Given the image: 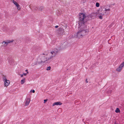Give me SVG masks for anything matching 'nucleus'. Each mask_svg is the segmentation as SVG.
<instances>
[{"label": "nucleus", "instance_id": "obj_6", "mask_svg": "<svg viewBox=\"0 0 124 124\" xmlns=\"http://www.w3.org/2000/svg\"><path fill=\"white\" fill-rule=\"evenodd\" d=\"M84 23H82L81 24H79V25L80 26L79 28L80 29V30H82L84 31H86L88 32V30L87 29V27L85 25V24H84Z\"/></svg>", "mask_w": 124, "mask_h": 124}, {"label": "nucleus", "instance_id": "obj_23", "mask_svg": "<svg viewBox=\"0 0 124 124\" xmlns=\"http://www.w3.org/2000/svg\"><path fill=\"white\" fill-rule=\"evenodd\" d=\"M32 91L33 93H34L35 92V90H31V91H30L31 92Z\"/></svg>", "mask_w": 124, "mask_h": 124}, {"label": "nucleus", "instance_id": "obj_29", "mask_svg": "<svg viewBox=\"0 0 124 124\" xmlns=\"http://www.w3.org/2000/svg\"><path fill=\"white\" fill-rule=\"evenodd\" d=\"M11 61V60H8V62H10Z\"/></svg>", "mask_w": 124, "mask_h": 124}, {"label": "nucleus", "instance_id": "obj_19", "mask_svg": "<svg viewBox=\"0 0 124 124\" xmlns=\"http://www.w3.org/2000/svg\"><path fill=\"white\" fill-rule=\"evenodd\" d=\"M51 69V67L50 66H49L47 68V69H46V70H50Z\"/></svg>", "mask_w": 124, "mask_h": 124}, {"label": "nucleus", "instance_id": "obj_26", "mask_svg": "<svg viewBox=\"0 0 124 124\" xmlns=\"http://www.w3.org/2000/svg\"><path fill=\"white\" fill-rule=\"evenodd\" d=\"M20 75V76H21V77H23V74H19Z\"/></svg>", "mask_w": 124, "mask_h": 124}, {"label": "nucleus", "instance_id": "obj_8", "mask_svg": "<svg viewBox=\"0 0 124 124\" xmlns=\"http://www.w3.org/2000/svg\"><path fill=\"white\" fill-rule=\"evenodd\" d=\"M124 66V61L119 66V67L117 68L116 69V71H118L119 72H120L121 71V70H122V68Z\"/></svg>", "mask_w": 124, "mask_h": 124}, {"label": "nucleus", "instance_id": "obj_20", "mask_svg": "<svg viewBox=\"0 0 124 124\" xmlns=\"http://www.w3.org/2000/svg\"><path fill=\"white\" fill-rule=\"evenodd\" d=\"M96 7H98L99 6L100 4L99 3L97 2L96 4Z\"/></svg>", "mask_w": 124, "mask_h": 124}, {"label": "nucleus", "instance_id": "obj_28", "mask_svg": "<svg viewBox=\"0 0 124 124\" xmlns=\"http://www.w3.org/2000/svg\"><path fill=\"white\" fill-rule=\"evenodd\" d=\"M28 70H25V71H27V74H28Z\"/></svg>", "mask_w": 124, "mask_h": 124}, {"label": "nucleus", "instance_id": "obj_22", "mask_svg": "<svg viewBox=\"0 0 124 124\" xmlns=\"http://www.w3.org/2000/svg\"><path fill=\"white\" fill-rule=\"evenodd\" d=\"M103 13L102 12H99V14H98L102 15V14H103Z\"/></svg>", "mask_w": 124, "mask_h": 124}, {"label": "nucleus", "instance_id": "obj_3", "mask_svg": "<svg viewBox=\"0 0 124 124\" xmlns=\"http://www.w3.org/2000/svg\"><path fill=\"white\" fill-rule=\"evenodd\" d=\"M79 24H81L82 23H85L89 20L88 16H86L84 13H80L79 15Z\"/></svg>", "mask_w": 124, "mask_h": 124}, {"label": "nucleus", "instance_id": "obj_4", "mask_svg": "<svg viewBox=\"0 0 124 124\" xmlns=\"http://www.w3.org/2000/svg\"><path fill=\"white\" fill-rule=\"evenodd\" d=\"M86 31L80 30L77 33V37L79 38H82L86 34V33L88 32Z\"/></svg>", "mask_w": 124, "mask_h": 124}, {"label": "nucleus", "instance_id": "obj_7", "mask_svg": "<svg viewBox=\"0 0 124 124\" xmlns=\"http://www.w3.org/2000/svg\"><path fill=\"white\" fill-rule=\"evenodd\" d=\"M110 11V6L108 5H106L104 8V14L109 12Z\"/></svg>", "mask_w": 124, "mask_h": 124}, {"label": "nucleus", "instance_id": "obj_2", "mask_svg": "<svg viewBox=\"0 0 124 124\" xmlns=\"http://www.w3.org/2000/svg\"><path fill=\"white\" fill-rule=\"evenodd\" d=\"M58 52V50L56 49L53 50L51 51V54L49 53H45L42 54V55H46L49 61L52 59L53 57L55 56Z\"/></svg>", "mask_w": 124, "mask_h": 124}, {"label": "nucleus", "instance_id": "obj_1", "mask_svg": "<svg viewBox=\"0 0 124 124\" xmlns=\"http://www.w3.org/2000/svg\"><path fill=\"white\" fill-rule=\"evenodd\" d=\"M48 62L46 55H42V54L37 57L35 64L37 65L44 63H46Z\"/></svg>", "mask_w": 124, "mask_h": 124}, {"label": "nucleus", "instance_id": "obj_5", "mask_svg": "<svg viewBox=\"0 0 124 124\" xmlns=\"http://www.w3.org/2000/svg\"><path fill=\"white\" fill-rule=\"evenodd\" d=\"M3 79L5 86H8L10 83V81L7 79L6 76H3Z\"/></svg>", "mask_w": 124, "mask_h": 124}, {"label": "nucleus", "instance_id": "obj_18", "mask_svg": "<svg viewBox=\"0 0 124 124\" xmlns=\"http://www.w3.org/2000/svg\"><path fill=\"white\" fill-rule=\"evenodd\" d=\"M115 112L116 113L119 112H120V110L118 108H117L115 110Z\"/></svg>", "mask_w": 124, "mask_h": 124}, {"label": "nucleus", "instance_id": "obj_16", "mask_svg": "<svg viewBox=\"0 0 124 124\" xmlns=\"http://www.w3.org/2000/svg\"><path fill=\"white\" fill-rule=\"evenodd\" d=\"M95 15V14L94 13H92V14H91L90 16H88V17H89V20L90 19V17L91 18L92 17L94 16Z\"/></svg>", "mask_w": 124, "mask_h": 124}, {"label": "nucleus", "instance_id": "obj_15", "mask_svg": "<svg viewBox=\"0 0 124 124\" xmlns=\"http://www.w3.org/2000/svg\"><path fill=\"white\" fill-rule=\"evenodd\" d=\"M104 13H103V14H102V15L98 14V16L99 17V18L100 19H102L103 16L104 15Z\"/></svg>", "mask_w": 124, "mask_h": 124}, {"label": "nucleus", "instance_id": "obj_12", "mask_svg": "<svg viewBox=\"0 0 124 124\" xmlns=\"http://www.w3.org/2000/svg\"><path fill=\"white\" fill-rule=\"evenodd\" d=\"M8 45L6 41H4L2 43V46L4 47H6Z\"/></svg>", "mask_w": 124, "mask_h": 124}, {"label": "nucleus", "instance_id": "obj_24", "mask_svg": "<svg viewBox=\"0 0 124 124\" xmlns=\"http://www.w3.org/2000/svg\"><path fill=\"white\" fill-rule=\"evenodd\" d=\"M85 82L86 83H88V81L87 80V79H86L85 80Z\"/></svg>", "mask_w": 124, "mask_h": 124}, {"label": "nucleus", "instance_id": "obj_9", "mask_svg": "<svg viewBox=\"0 0 124 124\" xmlns=\"http://www.w3.org/2000/svg\"><path fill=\"white\" fill-rule=\"evenodd\" d=\"M12 2L16 6L17 10H20L21 9L20 6L18 4V3L14 0H12Z\"/></svg>", "mask_w": 124, "mask_h": 124}, {"label": "nucleus", "instance_id": "obj_27", "mask_svg": "<svg viewBox=\"0 0 124 124\" xmlns=\"http://www.w3.org/2000/svg\"><path fill=\"white\" fill-rule=\"evenodd\" d=\"M58 25H56V26H55V27L56 28H58Z\"/></svg>", "mask_w": 124, "mask_h": 124}, {"label": "nucleus", "instance_id": "obj_14", "mask_svg": "<svg viewBox=\"0 0 124 124\" xmlns=\"http://www.w3.org/2000/svg\"><path fill=\"white\" fill-rule=\"evenodd\" d=\"M25 78H24L23 79L21 80V84L22 85L25 82Z\"/></svg>", "mask_w": 124, "mask_h": 124}, {"label": "nucleus", "instance_id": "obj_25", "mask_svg": "<svg viewBox=\"0 0 124 124\" xmlns=\"http://www.w3.org/2000/svg\"><path fill=\"white\" fill-rule=\"evenodd\" d=\"M27 73H23V75H24V76H26L27 74Z\"/></svg>", "mask_w": 124, "mask_h": 124}, {"label": "nucleus", "instance_id": "obj_17", "mask_svg": "<svg viewBox=\"0 0 124 124\" xmlns=\"http://www.w3.org/2000/svg\"><path fill=\"white\" fill-rule=\"evenodd\" d=\"M43 8L44 7L43 6H41L39 7V10L42 11L43 9Z\"/></svg>", "mask_w": 124, "mask_h": 124}, {"label": "nucleus", "instance_id": "obj_21", "mask_svg": "<svg viewBox=\"0 0 124 124\" xmlns=\"http://www.w3.org/2000/svg\"><path fill=\"white\" fill-rule=\"evenodd\" d=\"M47 99H46V100H44V103H45L47 101Z\"/></svg>", "mask_w": 124, "mask_h": 124}, {"label": "nucleus", "instance_id": "obj_11", "mask_svg": "<svg viewBox=\"0 0 124 124\" xmlns=\"http://www.w3.org/2000/svg\"><path fill=\"white\" fill-rule=\"evenodd\" d=\"M62 104V103L60 101L55 102L53 104V106L55 105H60Z\"/></svg>", "mask_w": 124, "mask_h": 124}, {"label": "nucleus", "instance_id": "obj_10", "mask_svg": "<svg viewBox=\"0 0 124 124\" xmlns=\"http://www.w3.org/2000/svg\"><path fill=\"white\" fill-rule=\"evenodd\" d=\"M30 101L31 99L30 98H27L26 100L25 106H26L28 105L30 103Z\"/></svg>", "mask_w": 124, "mask_h": 124}, {"label": "nucleus", "instance_id": "obj_13", "mask_svg": "<svg viewBox=\"0 0 124 124\" xmlns=\"http://www.w3.org/2000/svg\"><path fill=\"white\" fill-rule=\"evenodd\" d=\"M7 43L8 45V44L10 43H12L14 41V40H6Z\"/></svg>", "mask_w": 124, "mask_h": 124}]
</instances>
